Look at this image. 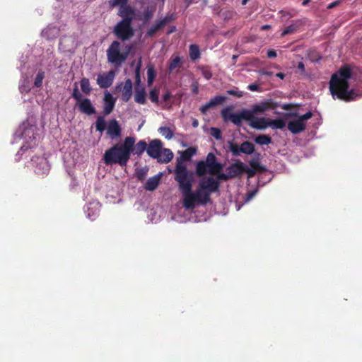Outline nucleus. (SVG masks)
Segmentation results:
<instances>
[{
    "label": "nucleus",
    "mask_w": 362,
    "mask_h": 362,
    "mask_svg": "<svg viewBox=\"0 0 362 362\" xmlns=\"http://www.w3.org/2000/svg\"><path fill=\"white\" fill-rule=\"evenodd\" d=\"M208 165L204 160H200L197 163L196 166V173L199 177L204 176L206 174Z\"/></svg>",
    "instance_id": "29"
},
{
    "label": "nucleus",
    "mask_w": 362,
    "mask_h": 362,
    "mask_svg": "<svg viewBox=\"0 0 362 362\" xmlns=\"http://www.w3.org/2000/svg\"><path fill=\"white\" fill-rule=\"evenodd\" d=\"M337 4H338V1L332 2V4H330L328 6V8H333L334 6H335Z\"/></svg>",
    "instance_id": "61"
},
{
    "label": "nucleus",
    "mask_w": 362,
    "mask_h": 362,
    "mask_svg": "<svg viewBox=\"0 0 362 362\" xmlns=\"http://www.w3.org/2000/svg\"><path fill=\"white\" fill-rule=\"evenodd\" d=\"M39 161L36 165L35 172L40 175H47L49 170V166L47 160L44 158H39Z\"/></svg>",
    "instance_id": "23"
},
{
    "label": "nucleus",
    "mask_w": 362,
    "mask_h": 362,
    "mask_svg": "<svg viewBox=\"0 0 362 362\" xmlns=\"http://www.w3.org/2000/svg\"><path fill=\"white\" fill-rule=\"evenodd\" d=\"M71 96L73 98H74L77 101V103L83 100L81 93H80V91L78 88V86L76 85L75 86V87L73 89Z\"/></svg>",
    "instance_id": "41"
},
{
    "label": "nucleus",
    "mask_w": 362,
    "mask_h": 362,
    "mask_svg": "<svg viewBox=\"0 0 362 362\" xmlns=\"http://www.w3.org/2000/svg\"><path fill=\"white\" fill-rule=\"evenodd\" d=\"M135 86H142L141 85L140 65H138L135 70Z\"/></svg>",
    "instance_id": "46"
},
{
    "label": "nucleus",
    "mask_w": 362,
    "mask_h": 362,
    "mask_svg": "<svg viewBox=\"0 0 362 362\" xmlns=\"http://www.w3.org/2000/svg\"><path fill=\"white\" fill-rule=\"evenodd\" d=\"M271 28V25H264L261 27V30H268V29H270Z\"/></svg>",
    "instance_id": "59"
},
{
    "label": "nucleus",
    "mask_w": 362,
    "mask_h": 362,
    "mask_svg": "<svg viewBox=\"0 0 362 362\" xmlns=\"http://www.w3.org/2000/svg\"><path fill=\"white\" fill-rule=\"evenodd\" d=\"M248 122L250 126L256 129L263 130L269 127V118L253 117Z\"/></svg>",
    "instance_id": "19"
},
{
    "label": "nucleus",
    "mask_w": 362,
    "mask_h": 362,
    "mask_svg": "<svg viewBox=\"0 0 362 362\" xmlns=\"http://www.w3.org/2000/svg\"><path fill=\"white\" fill-rule=\"evenodd\" d=\"M216 175H217V179H218L217 180L218 181V180L226 181V180L230 179L228 173H220V172H219Z\"/></svg>",
    "instance_id": "48"
},
{
    "label": "nucleus",
    "mask_w": 362,
    "mask_h": 362,
    "mask_svg": "<svg viewBox=\"0 0 362 362\" xmlns=\"http://www.w3.org/2000/svg\"><path fill=\"white\" fill-rule=\"evenodd\" d=\"M267 57H268L269 58H274V57H276V55H277V54H276V52L274 49H269V50L267 51Z\"/></svg>",
    "instance_id": "54"
},
{
    "label": "nucleus",
    "mask_w": 362,
    "mask_h": 362,
    "mask_svg": "<svg viewBox=\"0 0 362 362\" xmlns=\"http://www.w3.org/2000/svg\"><path fill=\"white\" fill-rule=\"evenodd\" d=\"M255 141L259 145H269L272 143V138L267 134H260L255 138Z\"/></svg>",
    "instance_id": "30"
},
{
    "label": "nucleus",
    "mask_w": 362,
    "mask_h": 362,
    "mask_svg": "<svg viewBox=\"0 0 362 362\" xmlns=\"http://www.w3.org/2000/svg\"><path fill=\"white\" fill-rule=\"evenodd\" d=\"M159 89L157 88H153L149 92V98L151 101L153 103L158 104L159 101Z\"/></svg>",
    "instance_id": "38"
},
{
    "label": "nucleus",
    "mask_w": 362,
    "mask_h": 362,
    "mask_svg": "<svg viewBox=\"0 0 362 362\" xmlns=\"http://www.w3.org/2000/svg\"><path fill=\"white\" fill-rule=\"evenodd\" d=\"M249 163H250V165L253 169H255L257 170H260V171H262L263 170V168L260 165V163L258 160H251L249 162Z\"/></svg>",
    "instance_id": "47"
},
{
    "label": "nucleus",
    "mask_w": 362,
    "mask_h": 362,
    "mask_svg": "<svg viewBox=\"0 0 362 362\" xmlns=\"http://www.w3.org/2000/svg\"><path fill=\"white\" fill-rule=\"evenodd\" d=\"M228 95H233L237 98H242L243 96V92L238 90V88L234 89L228 90L226 91Z\"/></svg>",
    "instance_id": "43"
},
{
    "label": "nucleus",
    "mask_w": 362,
    "mask_h": 362,
    "mask_svg": "<svg viewBox=\"0 0 362 362\" xmlns=\"http://www.w3.org/2000/svg\"><path fill=\"white\" fill-rule=\"evenodd\" d=\"M106 128V122L103 116H98L95 122V129L100 132H103Z\"/></svg>",
    "instance_id": "34"
},
{
    "label": "nucleus",
    "mask_w": 362,
    "mask_h": 362,
    "mask_svg": "<svg viewBox=\"0 0 362 362\" xmlns=\"http://www.w3.org/2000/svg\"><path fill=\"white\" fill-rule=\"evenodd\" d=\"M269 127L274 129H282L286 127V122L281 118L276 119H269Z\"/></svg>",
    "instance_id": "28"
},
{
    "label": "nucleus",
    "mask_w": 362,
    "mask_h": 362,
    "mask_svg": "<svg viewBox=\"0 0 362 362\" xmlns=\"http://www.w3.org/2000/svg\"><path fill=\"white\" fill-rule=\"evenodd\" d=\"M298 105L296 104V111ZM313 116V112L311 111H308L304 115H300L297 112H296V134L301 132L305 129V121L308 119L311 118Z\"/></svg>",
    "instance_id": "11"
},
{
    "label": "nucleus",
    "mask_w": 362,
    "mask_h": 362,
    "mask_svg": "<svg viewBox=\"0 0 362 362\" xmlns=\"http://www.w3.org/2000/svg\"><path fill=\"white\" fill-rule=\"evenodd\" d=\"M198 124H199V122H198V121H197V119H195V120H194V121H193V122H192V126H193L194 127H197L198 126Z\"/></svg>",
    "instance_id": "64"
},
{
    "label": "nucleus",
    "mask_w": 362,
    "mask_h": 362,
    "mask_svg": "<svg viewBox=\"0 0 362 362\" xmlns=\"http://www.w3.org/2000/svg\"><path fill=\"white\" fill-rule=\"evenodd\" d=\"M228 148L234 156H239L241 153L251 155L255 151V145L250 141H244L240 146L233 141H228Z\"/></svg>",
    "instance_id": "7"
},
{
    "label": "nucleus",
    "mask_w": 362,
    "mask_h": 362,
    "mask_svg": "<svg viewBox=\"0 0 362 362\" xmlns=\"http://www.w3.org/2000/svg\"><path fill=\"white\" fill-rule=\"evenodd\" d=\"M159 133L167 139H171L173 137V131L168 127H161L158 129Z\"/></svg>",
    "instance_id": "36"
},
{
    "label": "nucleus",
    "mask_w": 362,
    "mask_h": 362,
    "mask_svg": "<svg viewBox=\"0 0 362 362\" xmlns=\"http://www.w3.org/2000/svg\"><path fill=\"white\" fill-rule=\"evenodd\" d=\"M174 19L173 15L170 16H165L164 18L161 19L158 22H157L155 25H153L146 33V36L153 37L157 31L163 28L168 23L172 21Z\"/></svg>",
    "instance_id": "16"
},
{
    "label": "nucleus",
    "mask_w": 362,
    "mask_h": 362,
    "mask_svg": "<svg viewBox=\"0 0 362 362\" xmlns=\"http://www.w3.org/2000/svg\"><path fill=\"white\" fill-rule=\"evenodd\" d=\"M230 111H231L230 107H226L221 110V117H223L224 121L230 120V115L233 114L232 112H230Z\"/></svg>",
    "instance_id": "42"
},
{
    "label": "nucleus",
    "mask_w": 362,
    "mask_h": 362,
    "mask_svg": "<svg viewBox=\"0 0 362 362\" xmlns=\"http://www.w3.org/2000/svg\"><path fill=\"white\" fill-rule=\"evenodd\" d=\"M115 76V72L110 70L107 73L99 74L97 78V83L101 88H107L112 86Z\"/></svg>",
    "instance_id": "10"
},
{
    "label": "nucleus",
    "mask_w": 362,
    "mask_h": 362,
    "mask_svg": "<svg viewBox=\"0 0 362 362\" xmlns=\"http://www.w3.org/2000/svg\"><path fill=\"white\" fill-rule=\"evenodd\" d=\"M113 33L122 41L130 39L134 35L132 23L129 19H122L114 27Z\"/></svg>",
    "instance_id": "6"
},
{
    "label": "nucleus",
    "mask_w": 362,
    "mask_h": 362,
    "mask_svg": "<svg viewBox=\"0 0 362 362\" xmlns=\"http://www.w3.org/2000/svg\"><path fill=\"white\" fill-rule=\"evenodd\" d=\"M156 76V72L153 65H148L147 67V83L148 86H151Z\"/></svg>",
    "instance_id": "31"
},
{
    "label": "nucleus",
    "mask_w": 362,
    "mask_h": 362,
    "mask_svg": "<svg viewBox=\"0 0 362 362\" xmlns=\"http://www.w3.org/2000/svg\"><path fill=\"white\" fill-rule=\"evenodd\" d=\"M131 47L124 52L120 51L121 43L117 41H113L107 49V58L109 63L115 66H120L127 59Z\"/></svg>",
    "instance_id": "4"
},
{
    "label": "nucleus",
    "mask_w": 362,
    "mask_h": 362,
    "mask_svg": "<svg viewBox=\"0 0 362 362\" xmlns=\"http://www.w3.org/2000/svg\"><path fill=\"white\" fill-rule=\"evenodd\" d=\"M204 162L208 165V173L211 175H216L223 168V165L217 162L216 157L213 153H208Z\"/></svg>",
    "instance_id": "9"
},
{
    "label": "nucleus",
    "mask_w": 362,
    "mask_h": 362,
    "mask_svg": "<svg viewBox=\"0 0 362 362\" xmlns=\"http://www.w3.org/2000/svg\"><path fill=\"white\" fill-rule=\"evenodd\" d=\"M173 158V153L169 148H162L160 154V157L157 158V160L160 163H168Z\"/></svg>",
    "instance_id": "26"
},
{
    "label": "nucleus",
    "mask_w": 362,
    "mask_h": 362,
    "mask_svg": "<svg viewBox=\"0 0 362 362\" xmlns=\"http://www.w3.org/2000/svg\"><path fill=\"white\" fill-rule=\"evenodd\" d=\"M202 75L206 80H209L212 77V73L209 69H203Z\"/></svg>",
    "instance_id": "51"
},
{
    "label": "nucleus",
    "mask_w": 362,
    "mask_h": 362,
    "mask_svg": "<svg viewBox=\"0 0 362 362\" xmlns=\"http://www.w3.org/2000/svg\"><path fill=\"white\" fill-rule=\"evenodd\" d=\"M277 77L281 78V79H284V77H285V75L284 74L281 73V72H279V73H277L276 75Z\"/></svg>",
    "instance_id": "60"
},
{
    "label": "nucleus",
    "mask_w": 362,
    "mask_h": 362,
    "mask_svg": "<svg viewBox=\"0 0 362 362\" xmlns=\"http://www.w3.org/2000/svg\"><path fill=\"white\" fill-rule=\"evenodd\" d=\"M189 57L192 61L200 58L199 48L197 45H191L189 46Z\"/></svg>",
    "instance_id": "33"
},
{
    "label": "nucleus",
    "mask_w": 362,
    "mask_h": 362,
    "mask_svg": "<svg viewBox=\"0 0 362 362\" xmlns=\"http://www.w3.org/2000/svg\"><path fill=\"white\" fill-rule=\"evenodd\" d=\"M298 69L300 70L301 73L300 75L303 78L308 76V74L305 71V66L303 62H299L298 64Z\"/></svg>",
    "instance_id": "49"
},
{
    "label": "nucleus",
    "mask_w": 362,
    "mask_h": 362,
    "mask_svg": "<svg viewBox=\"0 0 362 362\" xmlns=\"http://www.w3.org/2000/svg\"><path fill=\"white\" fill-rule=\"evenodd\" d=\"M132 148V153L140 156L145 151H147L148 144L144 140H140L138 143H134V146Z\"/></svg>",
    "instance_id": "25"
},
{
    "label": "nucleus",
    "mask_w": 362,
    "mask_h": 362,
    "mask_svg": "<svg viewBox=\"0 0 362 362\" xmlns=\"http://www.w3.org/2000/svg\"><path fill=\"white\" fill-rule=\"evenodd\" d=\"M148 173L147 168H139L136 170V177L137 179L140 181H144Z\"/></svg>",
    "instance_id": "40"
},
{
    "label": "nucleus",
    "mask_w": 362,
    "mask_h": 362,
    "mask_svg": "<svg viewBox=\"0 0 362 362\" xmlns=\"http://www.w3.org/2000/svg\"><path fill=\"white\" fill-rule=\"evenodd\" d=\"M226 100V98L225 96L222 95H216L214 98H211L208 103L203 105L200 107V111L203 115H206L207 111L215 106H217L218 105H221Z\"/></svg>",
    "instance_id": "17"
},
{
    "label": "nucleus",
    "mask_w": 362,
    "mask_h": 362,
    "mask_svg": "<svg viewBox=\"0 0 362 362\" xmlns=\"http://www.w3.org/2000/svg\"><path fill=\"white\" fill-rule=\"evenodd\" d=\"M181 66H182L181 58H180V57L177 56L170 62L168 69H169L170 71H173L176 68L180 67Z\"/></svg>",
    "instance_id": "37"
},
{
    "label": "nucleus",
    "mask_w": 362,
    "mask_h": 362,
    "mask_svg": "<svg viewBox=\"0 0 362 362\" xmlns=\"http://www.w3.org/2000/svg\"><path fill=\"white\" fill-rule=\"evenodd\" d=\"M351 77V69L347 66H342L334 74L329 81V90L333 98L349 102L356 99L358 95L354 89L349 90V80Z\"/></svg>",
    "instance_id": "2"
},
{
    "label": "nucleus",
    "mask_w": 362,
    "mask_h": 362,
    "mask_svg": "<svg viewBox=\"0 0 362 362\" xmlns=\"http://www.w3.org/2000/svg\"><path fill=\"white\" fill-rule=\"evenodd\" d=\"M80 84L82 92L86 95H89L92 90L89 79L85 77L82 78Z\"/></svg>",
    "instance_id": "32"
},
{
    "label": "nucleus",
    "mask_w": 362,
    "mask_h": 362,
    "mask_svg": "<svg viewBox=\"0 0 362 362\" xmlns=\"http://www.w3.org/2000/svg\"><path fill=\"white\" fill-rule=\"evenodd\" d=\"M198 91H199L198 84L197 83H194L192 85V92H193V93L197 94Z\"/></svg>",
    "instance_id": "57"
},
{
    "label": "nucleus",
    "mask_w": 362,
    "mask_h": 362,
    "mask_svg": "<svg viewBox=\"0 0 362 362\" xmlns=\"http://www.w3.org/2000/svg\"><path fill=\"white\" fill-rule=\"evenodd\" d=\"M163 148L162 142L159 139H153L150 141L147 148V154L153 158H156L160 157L161 149Z\"/></svg>",
    "instance_id": "13"
},
{
    "label": "nucleus",
    "mask_w": 362,
    "mask_h": 362,
    "mask_svg": "<svg viewBox=\"0 0 362 362\" xmlns=\"http://www.w3.org/2000/svg\"><path fill=\"white\" fill-rule=\"evenodd\" d=\"M45 78V72L42 70H40L35 78L34 86L37 88H40L42 85V81Z\"/></svg>",
    "instance_id": "39"
},
{
    "label": "nucleus",
    "mask_w": 362,
    "mask_h": 362,
    "mask_svg": "<svg viewBox=\"0 0 362 362\" xmlns=\"http://www.w3.org/2000/svg\"><path fill=\"white\" fill-rule=\"evenodd\" d=\"M136 142L133 136H127L121 144H116L105 151L103 161L106 165L118 164L125 167L130 159L132 148Z\"/></svg>",
    "instance_id": "3"
},
{
    "label": "nucleus",
    "mask_w": 362,
    "mask_h": 362,
    "mask_svg": "<svg viewBox=\"0 0 362 362\" xmlns=\"http://www.w3.org/2000/svg\"><path fill=\"white\" fill-rule=\"evenodd\" d=\"M122 129L118 123V122L115 119H112L109 122L108 126L107 127V134L112 139H116L121 136Z\"/></svg>",
    "instance_id": "15"
},
{
    "label": "nucleus",
    "mask_w": 362,
    "mask_h": 362,
    "mask_svg": "<svg viewBox=\"0 0 362 362\" xmlns=\"http://www.w3.org/2000/svg\"><path fill=\"white\" fill-rule=\"evenodd\" d=\"M185 3L187 4V6H189L193 1V0H184Z\"/></svg>",
    "instance_id": "62"
},
{
    "label": "nucleus",
    "mask_w": 362,
    "mask_h": 362,
    "mask_svg": "<svg viewBox=\"0 0 362 362\" xmlns=\"http://www.w3.org/2000/svg\"><path fill=\"white\" fill-rule=\"evenodd\" d=\"M175 180L178 183L183 197V206L187 209H193L196 203L206 205L211 201V194L219 191V182L211 176H206L199 180L196 190L192 192L193 173L180 163L175 166Z\"/></svg>",
    "instance_id": "1"
},
{
    "label": "nucleus",
    "mask_w": 362,
    "mask_h": 362,
    "mask_svg": "<svg viewBox=\"0 0 362 362\" xmlns=\"http://www.w3.org/2000/svg\"><path fill=\"white\" fill-rule=\"evenodd\" d=\"M172 97V95L170 91H167L163 95V100L165 102H168V100Z\"/></svg>",
    "instance_id": "56"
},
{
    "label": "nucleus",
    "mask_w": 362,
    "mask_h": 362,
    "mask_svg": "<svg viewBox=\"0 0 362 362\" xmlns=\"http://www.w3.org/2000/svg\"><path fill=\"white\" fill-rule=\"evenodd\" d=\"M288 129L292 134H294V120L289 121Z\"/></svg>",
    "instance_id": "55"
},
{
    "label": "nucleus",
    "mask_w": 362,
    "mask_h": 362,
    "mask_svg": "<svg viewBox=\"0 0 362 362\" xmlns=\"http://www.w3.org/2000/svg\"><path fill=\"white\" fill-rule=\"evenodd\" d=\"M160 180V175H156L150 177L146 182L145 189L148 191L155 190L159 185Z\"/></svg>",
    "instance_id": "24"
},
{
    "label": "nucleus",
    "mask_w": 362,
    "mask_h": 362,
    "mask_svg": "<svg viewBox=\"0 0 362 362\" xmlns=\"http://www.w3.org/2000/svg\"><path fill=\"white\" fill-rule=\"evenodd\" d=\"M307 57L310 61L313 62H318L322 58L320 54L315 49L309 50L307 54Z\"/></svg>",
    "instance_id": "35"
},
{
    "label": "nucleus",
    "mask_w": 362,
    "mask_h": 362,
    "mask_svg": "<svg viewBox=\"0 0 362 362\" xmlns=\"http://www.w3.org/2000/svg\"><path fill=\"white\" fill-rule=\"evenodd\" d=\"M176 30V28L175 26H172L169 30L167 32V35H170L171 33H173V32H175Z\"/></svg>",
    "instance_id": "58"
},
{
    "label": "nucleus",
    "mask_w": 362,
    "mask_h": 362,
    "mask_svg": "<svg viewBox=\"0 0 362 362\" xmlns=\"http://www.w3.org/2000/svg\"><path fill=\"white\" fill-rule=\"evenodd\" d=\"M128 2V0H110L109 5L110 7H115L117 6H124L126 5Z\"/></svg>",
    "instance_id": "44"
},
{
    "label": "nucleus",
    "mask_w": 362,
    "mask_h": 362,
    "mask_svg": "<svg viewBox=\"0 0 362 362\" xmlns=\"http://www.w3.org/2000/svg\"><path fill=\"white\" fill-rule=\"evenodd\" d=\"M104 106H103V113L105 115L110 114L115 107L116 99L113 98L112 94L106 90L104 93Z\"/></svg>",
    "instance_id": "14"
},
{
    "label": "nucleus",
    "mask_w": 362,
    "mask_h": 362,
    "mask_svg": "<svg viewBox=\"0 0 362 362\" xmlns=\"http://www.w3.org/2000/svg\"><path fill=\"white\" fill-rule=\"evenodd\" d=\"M245 170V164L238 160L235 163L231 164L226 168V171L228 172L229 177L230 179L235 178L241 175Z\"/></svg>",
    "instance_id": "12"
},
{
    "label": "nucleus",
    "mask_w": 362,
    "mask_h": 362,
    "mask_svg": "<svg viewBox=\"0 0 362 362\" xmlns=\"http://www.w3.org/2000/svg\"><path fill=\"white\" fill-rule=\"evenodd\" d=\"M280 107L283 110H291L294 107L293 103L280 105L279 103L274 101L272 99H268L262 101L259 104L253 105L250 110H247V112L250 114V119L255 117V115L262 114L269 110H274L276 107Z\"/></svg>",
    "instance_id": "5"
},
{
    "label": "nucleus",
    "mask_w": 362,
    "mask_h": 362,
    "mask_svg": "<svg viewBox=\"0 0 362 362\" xmlns=\"http://www.w3.org/2000/svg\"><path fill=\"white\" fill-rule=\"evenodd\" d=\"M230 117L231 122L235 125H240L243 120L248 122L250 119V114L247 109H243L240 113H233Z\"/></svg>",
    "instance_id": "20"
},
{
    "label": "nucleus",
    "mask_w": 362,
    "mask_h": 362,
    "mask_svg": "<svg viewBox=\"0 0 362 362\" xmlns=\"http://www.w3.org/2000/svg\"><path fill=\"white\" fill-rule=\"evenodd\" d=\"M80 112L85 113L88 115H91L95 113V108L91 103L89 98H83L79 103H77Z\"/></svg>",
    "instance_id": "18"
},
{
    "label": "nucleus",
    "mask_w": 362,
    "mask_h": 362,
    "mask_svg": "<svg viewBox=\"0 0 362 362\" xmlns=\"http://www.w3.org/2000/svg\"><path fill=\"white\" fill-rule=\"evenodd\" d=\"M256 170L255 169H253V168H247L245 166V173H247V175L249 177H253L255 173H256Z\"/></svg>",
    "instance_id": "52"
},
{
    "label": "nucleus",
    "mask_w": 362,
    "mask_h": 362,
    "mask_svg": "<svg viewBox=\"0 0 362 362\" xmlns=\"http://www.w3.org/2000/svg\"><path fill=\"white\" fill-rule=\"evenodd\" d=\"M293 31H294V25H291L283 30V32L281 33V36H285L289 33H292Z\"/></svg>",
    "instance_id": "50"
},
{
    "label": "nucleus",
    "mask_w": 362,
    "mask_h": 362,
    "mask_svg": "<svg viewBox=\"0 0 362 362\" xmlns=\"http://www.w3.org/2000/svg\"><path fill=\"white\" fill-rule=\"evenodd\" d=\"M247 89L251 91H258L259 90V86L256 83H252L247 86Z\"/></svg>",
    "instance_id": "53"
},
{
    "label": "nucleus",
    "mask_w": 362,
    "mask_h": 362,
    "mask_svg": "<svg viewBox=\"0 0 362 362\" xmlns=\"http://www.w3.org/2000/svg\"><path fill=\"white\" fill-rule=\"evenodd\" d=\"M196 153V149L194 148H192V147H190V148H188L187 149L183 151L182 153H181V156H180V160L177 159V164L178 163H180L181 165L182 164V160H188L191 158V157L194 155Z\"/></svg>",
    "instance_id": "27"
},
{
    "label": "nucleus",
    "mask_w": 362,
    "mask_h": 362,
    "mask_svg": "<svg viewBox=\"0 0 362 362\" xmlns=\"http://www.w3.org/2000/svg\"><path fill=\"white\" fill-rule=\"evenodd\" d=\"M116 91H122V100L124 102H128L132 95V81L127 78L124 84L120 83L115 87Z\"/></svg>",
    "instance_id": "8"
},
{
    "label": "nucleus",
    "mask_w": 362,
    "mask_h": 362,
    "mask_svg": "<svg viewBox=\"0 0 362 362\" xmlns=\"http://www.w3.org/2000/svg\"><path fill=\"white\" fill-rule=\"evenodd\" d=\"M255 194V192L253 191V192H251L248 194V199H251Z\"/></svg>",
    "instance_id": "63"
},
{
    "label": "nucleus",
    "mask_w": 362,
    "mask_h": 362,
    "mask_svg": "<svg viewBox=\"0 0 362 362\" xmlns=\"http://www.w3.org/2000/svg\"><path fill=\"white\" fill-rule=\"evenodd\" d=\"M211 134L213 137H214L217 140H220L222 138L221 130L216 127L211 128Z\"/></svg>",
    "instance_id": "45"
},
{
    "label": "nucleus",
    "mask_w": 362,
    "mask_h": 362,
    "mask_svg": "<svg viewBox=\"0 0 362 362\" xmlns=\"http://www.w3.org/2000/svg\"><path fill=\"white\" fill-rule=\"evenodd\" d=\"M134 101L140 105L146 103V92L144 86H135Z\"/></svg>",
    "instance_id": "22"
},
{
    "label": "nucleus",
    "mask_w": 362,
    "mask_h": 362,
    "mask_svg": "<svg viewBox=\"0 0 362 362\" xmlns=\"http://www.w3.org/2000/svg\"><path fill=\"white\" fill-rule=\"evenodd\" d=\"M119 6L120 8L118 15L122 18V19H129V23H132L134 17V9L131 6H127V4Z\"/></svg>",
    "instance_id": "21"
}]
</instances>
